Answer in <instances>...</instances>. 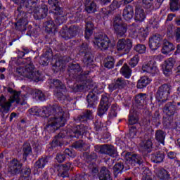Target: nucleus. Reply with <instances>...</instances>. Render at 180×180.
Masks as SVG:
<instances>
[{"instance_id": "f257e3e1", "label": "nucleus", "mask_w": 180, "mask_h": 180, "mask_svg": "<svg viewBox=\"0 0 180 180\" xmlns=\"http://www.w3.org/2000/svg\"><path fill=\"white\" fill-rule=\"evenodd\" d=\"M51 112L54 115L49 120L46 127L56 131L60 127H63L67 122V119L64 117V111L61 107L53 105V107H43L40 109L38 107H34L30 110L31 115H42V116H45L46 117L51 115Z\"/></svg>"}, {"instance_id": "f03ea898", "label": "nucleus", "mask_w": 180, "mask_h": 180, "mask_svg": "<svg viewBox=\"0 0 180 180\" xmlns=\"http://www.w3.org/2000/svg\"><path fill=\"white\" fill-rule=\"evenodd\" d=\"M7 91L11 94L8 101H6L4 96L0 97V115L3 119L8 117V113L13 102L20 103V92H17L11 87H8Z\"/></svg>"}, {"instance_id": "7ed1b4c3", "label": "nucleus", "mask_w": 180, "mask_h": 180, "mask_svg": "<svg viewBox=\"0 0 180 180\" xmlns=\"http://www.w3.org/2000/svg\"><path fill=\"white\" fill-rule=\"evenodd\" d=\"M16 75L20 78H27L29 81L39 82L40 81V73L34 70V65L30 63L25 66H19L16 70Z\"/></svg>"}, {"instance_id": "20e7f679", "label": "nucleus", "mask_w": 180, "mask_h": 180, "mask_svg": "<svg viewBox=\"0 0 180 180\" xmlns=\"http://www.w3.org/2000/svg\"><path fill=\"white\" fill-rule=\"evenodd\" d=\"M129 32L133 39H139L140 41H144L148 36V29L140 28L136 23L129 26Z\"/></svg>"}, {"instance_id": "39448f33", "label": "nucleus", "mask_w": 180, "mask_h": 180, "mask_svg": "<svg viewBox=\"0 0 180 180\" xmlns=\"http://www.w3.org/2000/svg\"><path fill=\"white\" fill-rule=\"evenodd\" d=\"M89 89H91L92 91H90L86 97V101L89 103V107L92 108L94 105L98 103V96L96 94H101L103 91V88L101 86V84H89Z\"/></svg>"}, {"instance_id": "423d86ee", "label": "nucleus", "mask_w": 180, "mask_h": 180, "mask_svg": "<svg viewBox=\"0 0 180 180\" xmlns=\"http://www.w3.org/2000/svg\"><path fill=\"white\" fill-rule=\"evenodd\" d=\"M113 30L118 37H123L127 32V25L123 23L120 16H116L112 23Z\"/></svg>"}, {"instance_id": "0eeeda50", "label": "nucleus", "mask_w": 180, "mask_h": 180, "mask_svg": "<svg viewBox=\"0 0 180 180\" xmlns=\"http://www.w3.org/2000/svg\"><path fill=\"white\" fill-rule=\"evenodd\" d=\"M53 13L54 15H56L57 17L55 20V23L56 26H60V25H63L67 20V18H71L70 16V13H65L62 8H60L58 6H56V7H54L53 8Z\"/></svg>"}, {"instance_id": "6e6552de", "label": "nucleus", "mask_w": 180, "mask_h": 180, "mask_svg": "<svg viewBox=\"0 0 180 180\" xmlns=\"http://www.w3.org/2000/svg\"><path fill=\"white\" fill-rule=\"evenodd\" d=\"M94 47H98L101 50H107L110 46V39L106 35H98L93 41Z\"/></svg>"}, {"instance_id": "1a4fd4ad", "label": "nucleus", "mask_w": 180, "mask_h": 180, "mask_svg": "<svg viewBox=\"0 0 180 180\" xmlns=\"http://www.w3.org/2000/svg\"><path fill=\"white\" fill-rule=\"evenodd\" d=\"M133 47V41L129 39H120L117 42L116 49L117 51L127 54Z\"/></svg>"}, {"instance_id": "9d476101", "label": "nucleus", "mask_w": 180, "mask_h": 180, "mask_svg": "<svg viewBox=\"0 0 180 180\" xmlns=\"http://www.w3.org/2000/svg\"><path fill=\"white\" fill-rule=\"evenodd\" d=\"M171 94V86L168 84L162 85L156 93V99L158 102H165Z\"/></svg>"}, {"instance_id": "9b49d317", "label": "nucleus", "mask_w": 180, "mask_h": 180, "mask_svg": "<svg viewBox=\"0 0 180 180\" xmlns=\"http://www.w3.org/2000/svg\"><path fill=\"white\" fill-rule=\"evenodd\" d=\"M110 106V98L108 97V95L103 94L101 96V101L100 102V105L98 107V115L100 117H102L103 115L108 112L109 107Z\"/></svg>"}, {"instance_id": "f8f14e48", "label": "nucleus", "mask_w": 180, "mask_h": 180, "mask_svg": "<svg viewBox=\"0 0 180 180\" xmlns=\"http://www.w3.org/2000/svg\"><path fill=\"white\" fill-rule=\"evenodd\" d=\"M49 8L45 4L33 8L34 18L36 19V20L46 18V16H47Z\"/></svg>"}, {"instance_id": "ddd939ff", "label": "nucleus", "mask_w": 180, "mask_h": 180, "mask_svg": "<svg viewBox=\"0 0 180 180\" xmlns=\"http://www.w3.org/2000/svg\"><path fill=\"white\" fill-rule=\"evenodd\" d=\"M124 158L127 161V164H129L130 165H136V164L141 165V164H143V159L141 158V156L131 154L130 152L126 153Z\"/></svg>"}, {"instance_id": "4468645a", "label": "nucleus", "mask_w": 180, "mask_h": 180, "mask_svg": "<svg viewBox=\"0 0 180 180\" xmlns=\"http://www.w3.org/2000/svg\"><path fill=\"white\" fill-rule=\"evenodd\" d=\"M142 71L143 72L150 74V75H155V74H158V68H157V65L155 63H154V61L145 63L142 65Z\"/></svg>"}, {"instance_id": "2eb2a0df", "label": "nucleus", "mask_w": 180, "mask_h": 180, "mask_svg": "<svg viewBox=\"0 0 180 180\" xmlns=\"http://www.w3.org/2000/svg\"><path fill=\"white\" fill-rule=\"evenodd\" d=\"M128 81L124 80L123 77H119L117 79H114V82L108 85V89L110 92H113L115 89H117V88H124L127 85Z\"/></svg>"}, {"instance_id": "dca6fc26", "label": "nucleus", "mask_w": 180, "mask_h": 180, "mask_svg": "<svg viewBox=\"0 0 180 180\" xmlns=\"http://www.w3.org/2000/svg\"><path fill=\"white\" fill-rule=\"evenodd\" d=\"M22 163L16 159H13L8 165V172H11L13 175L19 174L22 171Z\"/></svg>"}, {"instance_id": "f3484780", "label": "nucleus", "mask_w": 180, "mask_h": 180, "mask_svg": "<svg viewBox=\"0 0 180 180\" xmlns=\"http://www.w3.org/2000/svg\"><path fill=\"white\" fill-rule=\"evenodd\" d=\"M161 46V36L153 35L149 39V47L151 50H158Z\"/></svg>"}, {"instance_id": "a211bd4d", "label": "nucleus", "mask_w": 180, "mask_h": 180, "mask_svg": "<svg viewBox=\"0 0 180 180\" xmlns=\"http://www.w3.org/2000/svg\"><path fill=\"white\" fill-rule=\"evenodd\" d=\"M84 6L87 13H95L98 10V6H96V3L94 0H86Z\"/></svg>"}, {"instance_id": "6ab92c4d", "label": "nucleus", "mask_w": 180, "mask_h": 180, "mask_svg": "<svg viewBox=\"0 0 180 180\" xmlns=\"http://www.w3.org/2000/svg\"><path fill=\"white\" fill-rule=\"evenodd\" d=\"M101 152L103 153L104 154H108V155H110V157H112V158H115V157H117V152L112 146H103L101 148Z\"/></svg>"}, {"instance_id": "aec40b11", "label": "nucleus", "mask_w": 180, "mask_h": 180, "mask_svg": "<svg viewBox=\"0 0 180 180\" xmlns=\"http://www.w3.org/2000/svg\"><path fill=\"white\" fill-rule=\"evenodd\" d=\"M122 16L125 20L133 19V16H134V9L133 6L130 5L127 6L123 10Z\"/></svg>"}, {"instance_id": "412c9836", "label": "nucleus", "mask_w": 180, "mask_h": 180, "mask_svg": "<svg viewBox=\"0 0 180 180\" xmlns=\"http://www.w3.org/2000/svg\"><path fill=\"white\" fill-rule=\"evenodd\" d=\"M70 168L71 163L70 162L60 166V170L58 173L59 176H61L62 178H68V176H69L68 171H70Z\"/></svg>"}, {"instance_id": "4be33fe9", "label": "nucleus", "mask_w": 180, "mask_h": 180, "mask_svg": "<svg viewBox=\"0 0 180 180\" xmlns=\"http://www.w3.org/2000/svg\"><path fill=\"white\" fill-rule=\"evenodd\" d=\"M151 81H153L150 77L147 76H143L141 77V79L138 81L137 84V88L139 89H143V88H146L147 85L151 83Z\"/></svg>"}, {"instance_id": "5701e85b", "label": "nucleus", "mask_w": 180, "mask_h": 180, "mask_svg": "<svg viewBox=\"0 0 180 180\" xmlns=\"http://www.w3.org/2000/svg\"><path fill=\"white\" fill-rule=\"evenodd\" d=\"M164 112H165L167 116H174L175 112H176V106L172 104V103H168L165 106Z\"/></svg>"}, {"instance_id": "b1692460", "label": "nucleus", "mask_w": 180, "mask_h": 180, "mask_svg": "<svg viewBox=\"0 0 180 180\" xmlns=\"http://www.w3.org/2000/svg\"><path fill=\"white\" fill-rule=\"evenodd\" d=\"M175 65V60L172 58H169V60L165 62V65L163 66L164 74L167 75V72H171L172 68H174V65Z\"/></svg>"}, {"instance_id": "393cba45", "label": "nucleus", "mask_w": 180, "mask_h": 180, "mask_svg": "<svg viewBox=\"0 0 180 180\" xmlns=\"http://www.w3.org/2000/svg\"><path fill=\"white\" fill-rule=\"evenodd\" d=\"M129 124L133 126V124H136L139 122V115H137V112L134 109H131L129 111Z\"/></svg>"}, {"instance_id": "a878e982", "label": "nucleus", "mask_w": 180, "mask_h": 180, "mask_svg": "<svg viewBox=\"0 0 180 180\" xmlns=\"http://www.w3.org/2000/svg\"><path fill=\"white\" fill-rule=\"evenodd\" d=\"M146 18V16L144 10L140 8H136L135 10V20L137 22H144Z\"/></svg>"}, {"instance_id": "bb28decb", "label": "nucleus", "mask_w": 180, "mask_h": 180, "mask_svg": "<svg viewBox=\"0 0 180 180\" xmlns=\"http://www.w3.org/2000/svg\"><path fill=\"white\" fill-rule=\"evenodd\" d=\"M173 50H175L174 44L167 40H165L163 47L162 49V54H169V53H171Z\"/></svg>"}, {"instance_id": "cd10ccee", "label": "nucleus", "mask_w": 180, "mask_h": 180, "mask_svg": "<svg viewBox=\"0 0 180 180\" xmlns=\"http://www.w3.org/2000/svg\"><path fill=\"white\" fill-rule=\"evenodd\" d=\"M165 158V155L161 152H157L155 154H152L150 157L151 161H153V162H155L156 164L162 162Z\"/></svg>"}, {"instance_id": "c85d7f7f", "label": "nucleus", "mask_w": 180, "mask_h": 180, "mask_svg": "<svg viewBox=\"0 0 180 180\" xmlns=\"http://www.w3.org/2000/svg\"><path fill=\"white\" fill-rule=\"evenodd\" d=\"M155 139L156 141L164 146L165 143V132L162 130H157L155 134Z\"/></svg>"}, {"instance_id": "c756f323", "label": "nucleus", "mask_w": 180, "mask_h": 180, "mask_svg": "<svg viewBox=\"0 0 180 180\" xmlns=\"http://www.w3.org/2000/svg\"><path fill=\"white\" fill-rule=\"evenodd\" d=\"M99 179L100 180H112V178L110 177V172L105 167H103L101 168V170L100 171Z\"/></svg>"}, {"instance_id": "7c9ffc66", "label": "nucleus", "mask_w": 180, "mask_h": 180, "mask_svg": "<svg viewBox=\"0 0 180 180\" xmlns=\"http://www.w3.org/2000/svg\"><path fill=\"white\" fill-rule=\"evenodd\" d=\"M51 82V87L53 88V86H55V88H56V89H61L60 92H65V86L60 82V80L58 79H53Z\"/></svg>"}, {"instance_id": "2f4dec72", "label": "nucleus", "mask_w": 180, "mask_h": 180, "mask_svg": "<svg viewBox=\"0 0 180 180\" xmlns=\"http://www.w3.org/2000/svg\"><path fill=\"white\" fill-rule=\"evenodd\" d=\"M156 175L160 180H169V174H168V172L164 169L157 171Z\"/></svg>"}, {"instance_id": "473e14b6", "label": "nucleus", "mask_w": 180, "mask_h": 180, "mask_svg": "<svg viewBox=\"0 0 180 180\" xmlns=\"http://www.w3.org/2000/svg\"><path fill=\"white\" fill-rule=\"evenodd\" d=\"M120 72L125 78L129 79L130 78V77H131V70L127 65V64H124L123 65V67L120 70Z\"/></svg>"}, {"instance_id": "72a5a7b5", "label": "nucleus", "mask_w": 180, "mask_h": 180, "mask_svg": "<svg viewBox=\"0 0 180 180\" xmlns=\"http://www.w3.org/2000/svg\"><path fill=\"white\" fill-rule=\"evenodd\" d=\"M84 131L81 129V126L77 125L72 131V134H70V132H67V136H69L70 137H76L78 139L79 136H81L82 134H83Z\"/></svg>"}, {"instance_id": "f704fd0d", "label": "nucleus", "mask_w": 180, "mask_h": 180, "mask_svg": "<svg viewBox=\"0 0 180 180\" xmlns=\"http://www.w3.org/2000/svg\"><path fill=\"white\" fill-rule=\"evenodd\" d=\"M27 25V20L26 18L20 19L15 24L16 28L21 32L26 30V25Z\"/></svg>"}, {"instance_id": "c9c22d12", "label": "nucleus", "mask_w": 180, "mask_h": 180, "mask_svg": "<svg viewBox=\"0 0 180 180\" xmlns=\"http://www.w3.org/2000/svg\"><path fill=\"white\" fill-rule=\"evenodd\" d=\"M92 30H94V24L91 22L86 23L85 39H89V37L92 36Z\"/></svg>"}, {"instance_id": "e433bc0d", "label": "nucleus", "mask_w": 180, "mask_h": 180, "mask_svg": "<svg viewBox=\"0 0 180 180\" xmlns=\"http://www.w3.org/2000/svg\"><path fill=\"white\" fill-rule=\"evenodd\" d=\"M104 66L108 70H110V68H113V67H115V58H113V57L112 56L107 57L104 63Z\"/></svg>"}, {"instance_id": "4c0bfd02", "label": "nucleus", "mask_w": 180, "mask_h": 180, "mask_svg": "<svg viewBox=\"0 0 180 180\" xmlns=\"http://www.w3.org/2000/svg\"><path fill=\"white\" fill-rule=\"evenodd\" d=\"M143 150H151L153 148V141L151 139H146L141 144Z\"/></svg>"}, {"instance_id": "58836bf2", "label": "nucleus", "mask_w": 180, "mask_h": 180, "mask_svg": "<svg viewBox=\"0 0 180 180\" xmlns=\"http://www.w3.org/2000/svg\"><path fill=\"white\" fill-rule=\"evenodd\" d=\"M47 162H49V158H42L35 163V167L36 168H44Z\"/></svg>"}, {"instance_id": "ea45409f", "label": "nucleus", "mask_w": 180, "mask_h": 180, "mask_svg": "<svg viewBox=\"0 0 180 180\" xmlns=\"http://www.w3.org/2000/svg\"><path fill=\"white\" fill-rule=\"evenodd\" d=\"M142 6L146 9H153L154 8V0H141Z\"/></svg>"}, {"instance_id": "a19ab883", "label": "nucleus", "mask_w": 180, "mask_h": 180, "mask_svg": "<svg viewBox=\"0 0 180 180\" xmlns=\"http://www.w3.org/2000/svg\"><path fill=\"white\" fill-rule=\"evenodd\" d=\"M134 50L139 54H144L147 50V48L146 47V45L139 44L134 46Z\"/></svg>"}, {"instance_id": "79ce46f5", "label": "nucleus", "mask_w": 180, "mask_h": 180, "mask_svg": "<svg viewBox=\"0 0 180 180\" xmlns=\"http://www.w3.org/2000/svg\"><path fill=\"white\" fill-rule=\"evenodd\" d=\"M34 97L38 99V101H44L46 99V97L44 96V94H43V91L40 90H34Z\"/></svg>"}, {"instance_id": "37998d69", "label": "nucleus", "mask_w": 180, "mask_h": 180, "mask_svg": "<svg viewBox=\"0 0 180 180\" xmlns=\"http://www.w3.org/2000/svg\"><path fill=\"white\" fill-rule=\"evenodd\" d=\"M116 116H117V106H116V105H112L108 114V117L110 119H113V117H116Z\"/></svg>"}, {"instance_id": "c03bdc74", "label": "nucleus", "mask_w": 180, "mask_h": 180, "mask_svg": "<svg viewBox=\"0 0 180 180\" xmlns=\"http://www.w3.org/2000/svg\"><path fill=\"white\" fill-rule=\"evenodd\" d=\"M178 4H179V0H170V9L172 12H175V11H178Z\"/></svg>"}, {"instance_id": "a18cd8bd", "label": "nucleus", "mask_w": 180, "mask_h": 180, "mask_svg": "<svg viewBox=\"0 0 180 180\" xmlns=\"http://www.w3.org/2000/svg\"><path fill=\"white\" fill-rule=\"evenodd\" d=\"M146 94H140L136 96L135 101L137 102V103H141L142 102L144 103V101H146Z\"/></svg>"}, {"instance_id": "49530a36", "label": "nucleus", "mask_w": 180, "mask_h": 180, "mask_svg": "<svg viewBox=\"0 0 180 180\" xmlns=\"http://www.w3.org/2000/svg\"><path fill=\"white\" fill-rule=\"evenodd\" d=\"M124 168V166L122 163H117L113 167V170L115 174H120L122 171H123V169Z\"/></svg>"}, {"instance_id": "de8ad7c7", "label": "nucleus", "mask_w": 180, "mask_h": 180, "mask_svg": "<svg viewBox=\"0 0 180 180\" xmlns=\"http://www.w3.org/2000/svg\"><path fill=\"white\" fill-rule=\"evenodd\" d=\"M139 61H140V57L139 55H135L129 61V65L131 67H136L137 64H139Z\"/></svg>"}, {"instance_id": "09e8293b", "label": "nucleus", "mask_w": 180, "mask_h": 180, "mask_svg": "<svg viewBox=\"0 0 180 180\" xmlns=\"http://www.w3.org/2000/svg\"><path fill=\"white\" fill-rule=\"evenodd\" d=\"M44 25L46 29L49 30V32H53V30H56V24H54V22H53V20H49L45 22Z\"/></svg>"}, {"instance_id": "8fccbe9b", "label": "nucleus", "mask_w": 180, "mask_h": 180, "mask_svg": "<svg viewBox=\"0 0 180 180\" xmlns=\"http://www.w3.org/2000/svg\"><path fill=\"white\" fill-rule=\"evenodd\" d=\"M64 137H65L64 132L59 133L56 136V139L53 141V144H55L56 146H61L62 143H60V139H64Z\"/></svg>"}, {"instance_id": "3c124183", "label": "nucleus", "mask_w": 180, "mask_h": 180, "mask_svg": "<svg viewBox=\"0 0 180 180\" xmlns=\"http://www.w3.org/2000/svg\"><path fill=\"white\" fill-rule=\"evenodd\" d=\"M122 5V1H118L117 0H114L111 5L110 6V8L111 11H115V9H119V7Z\"/></svg>"}, {"instance_id": "603ef678", "label": "nucleus", "mask_w": 180, "mask_h": 180, "mask_svg": "<svg viewBox=\"0 0 180 180\" xmlns=\"http://www.w3.org/2000/svg\"><path fill=\"white\" fill-rule=\"evenodd\" d=\"M23 153L24 155L27 156L32 153V148L30 147V144L25 143L23 145Z\"/></svg>"}, {"instance_id": "864d4df0", "label": "nucleus", "mask_w": 180, "mask_h": 180, "mask_svg": "<svg viewBox=\"0 0 180 180\" xmlns=\"http://www.w3.org/2000/svg\"><path fill=\"white\" fill-rule=\"evenodd\" d=\"M137 134V128L135 127H131L129 129V137L131 139H134Z\"/></svg>"}, {"instance_id": "5fc2aeb1", "label": "nucleus", "mask_w": 180, "mask_h": 180, "mask_svg": "<svg viewBox=\"0 0 180 180\" xmlns=\"http://www.w3.org/2000/svg\"><path fill=\"white\" fill-rule=\"evenodd\" d=\"M70 70L75 72H81V67L79 64H72L70 67Z\"/></svg>"}, {"instance_id": "6e6d98bb", "label": "nucleus", "mask_w": 180, "mask_h": 180, "mask_svg": "<svg viewBox=\"0 0 180 180\" xmlns=\"http://www.w3.org/2000/svg\"><path fill=\"white\" fill-rule=\"evenodd\" d=\"M64 155H68L70 158H74V157H75V152L70 149H66L64 151Z\"/></svg>"}, {"instance_id": "4d7b16f0", "label": "nucleus", "mask_w": 180, "mask_h": 180, "mask_svg": "<svg viewBox=\"0 0 180 180\" xmlns=\"http://www.w3.org/2000/svg\"><path fill=\"white\" fill-rule=\"evenodd\" d=\"M75 29V26L70 27V28L69 29L70 36L68 37V39H71V37H74V36H75L77 34V31L74 30Z\"/></svg>"}, {"instance_id": "13d9d810", "label": "nucleus", "mask_w": 180, "mask_h": 180, "mask_svg": "<svg viewBox=\"0 0 180 180\" xmlns=\"http://www.w3.org/2000/svg\"><path fill=\"white\" fill-rule=\"evenodd\" d=\"M86 50H88V44H83L79 49V53L81 54H85L86 56Z\"/></svg>"}, {"instance_id": "bf43d9fd", "label": "nucleus", "mask_w": 180, "mask_h": 180, "mask_svg": "<svg viewBox=\"0 0 180 180\" xmlns=\"http://www.w3.org/2000/svg\"><path fill=\"white\" fill-rule=\"evenodd\" d=\"M56 160L58 162H64V161L65 160V155L58 154L56 156Z\"/></svg>"}, {"instance_id": "052dcab7", "label": "nucleus", "mask_w": 180, "mask_h": 180, "mask_svg": "<svg viewBox=\"0 0 180 180\" xmlns=\"http://www.w3.org/2000/svg\"><path fill=\"white\" fill-rule=\"evenodd\" d=\"M73 147L74 148H76V149L82 148V147H84V143H82V141H77L73 144Z\"/></svg>"}, {"instance_id": "680f3d73", "label": "nucleus", "mask_w": 180, "mask_h": 180, "mask_svg": "<svg viewBox=\"0 0 180 180\" xmlns=\"http://www.w3.org/2000/svg\"><path fill=\"white\" fill-rule=\"evenodd\" d=\"M95 127L96 130H101V129L103 127V123H102L101 121H97L95 122Z\"/></svg>"}, {"instance_id": "e2e57ef3", "label": "nucleus", "mask_w": 180, "mask_h": 180, "mask_svg": "<svg viewBox=\"0 0 180 180\" xmlns=\"http://www.w3.org/2000/svg\"><path fill=\"white\" fill-rule=\"evenodd\" d=\"M48 3L51 6H53V8H56V6H58L57 5H58V0H48Z\"/></svg>"}, {"instance_id": "0e129e2a", "label": "nucleus", "mask_w": 180, "mask_h": 180, "mask_svg": "<svg viewBox=\"0 0 180 180\" xmlns=\"http://www.w3.org/2000/svg\"><path fill=\"white\" fill-rule=\"evenodd\" d=\"M92 111L86 110V113L83 115V117H86V119H91Z\"/></svg>"}, {"instance_id": "69168bd1", "label": "nucleus", "mask_w": 180, "mask_h": 180, "mask_svg": "<svg viewBox=\"0 0 180 180\" xmlns=\"http://www.w3.org/2000/svg\"><path fill=\"white\" fill-rule=\"evenodd\" d=\"M167 157L168 158H169L170 160H174V158H176V153H174V152H169L167 153Z\"/></svg>"}, {"instance_id": "338daca9", "label": "nucleus", "mask_w": 180, "mask_h": 180, "mask_svg": "<svg viewBox=\"0 0 180 180\" xmlns=\"http://www.w3.org/2000/svg\"><path fill=\"white\" fill-rule=\"evenodd\" d=\"M176 41H179L180 40V28H177L176 30Z\"/></svg>"}, {"instance_id": "774afa93", "label": "nucleus", "mask_w": 180, "mask_h": 180, "mask_svg": "<svg viewBox=\"0 0 180 180\" xmlns=\"http://www.w3.org/2000/svg\"><path fill=\"white\" fill-rule=\"evenodd\" d=\"M61 64H63V61L59 60L56 62V65L58 67V70H61L63 68V65Z\"/></svg>"}]
</instances>
